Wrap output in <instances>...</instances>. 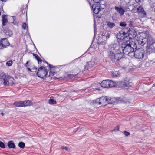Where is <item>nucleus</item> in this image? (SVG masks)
Listing matches in <instances>:
<instances>
[{"label":"nucleus","instance_id":"f257e3e1","mask_svg":"<svg viewBox=\"0 0 155 155\" xmlns=\"http://www.w3.org/2000/svg\"><path fill=\"white\" fill-rule=\"evenodd\" d=\"M137 42L139 45L143 46L147 42V52L149 54L155 53V42L150 44V42L153 40V38L149 34L148 31L144 32H141L138 35Z\"/></svg>","mask_w":155,"mask_h":155},{"label":"nucleus","instance_id":"f03ea898","mask_svg":"<svg viewBox=\"0 0 155 155\" xmlns=\"http://www.w3.org/2000/svg\"><path fill=\"white\" fill-rule=\"evenodd\" d=\"M130 42L128 41L123 42L121 45V51L122 50L123 54H133L134 56L136 58L135 52L136 49L133 48L131 47V45L130 44Z\"/></svg>","mask_w":155,"mask_h":155},{"label":"nucleus","instance_id":"7ed1b4c3","mask_svg":"<svg viewBox=\"0 0 155 155\" xmlns=\"http://www.w3.org/2000/svg\"><path fill=\"white\" fill-rule=\"evenodd\" d=\"M123 56V54L121 51H117L114 53L110 52L108 54V57L112 62L115 64L118 63L120 60Z\"/></svg>","mask_w":155,"mask_h":155},{"label":"nucleus","instance_id":"20e7f679","mask_svg":"<svg viewBox=\"0 0 155 155\" xmlns=\"http://www.w3.org/2000/svg\"><path fill=\"white\" fill-rule=\"evenodd\" d=\"M48 71L45 68V67L44 66L40 67L36 73L37 76L43 80L47 77Z\"/></svg>","mask_w":155,"mask_h":155},{"label":"nucleus","instance_id":"39448f33","mask_svg":"<svg viewBox=\"0 0 155 155\" xmlns=\"http://www.w3.org/2000/svg\"><path fill=\"white\" fill-rule=\"evenodd\" d=\"M128 31V30L126 28L122 29L117 34V38L121 40H123L126 38L128 39V35H129L127 34Z\"/></svg>","mask_w":155,"mask_h":155},{"label":"nucleus","instance_id":"423d86ee","mask_svg":"<svg viewBox=\"0 0 155 155\" xmlns=\"http://www.w3.org/2000/svg\"><path fill=\"white\" fill-rule=\"evenodd\" d=\"M109 51L108 54L110 53V52H112L113 53L117 52V51H121V48H120L119 46L117 43L112 44L109 46Z\"/></svg>","mask_w":155,"mask_h":155},{"label":"nucleus","instance_id":"0eeeda50","mask_svg":"<svg viewBox=\"0 0 155 155\" xmlns=\"http://www.w3.org/2000/svg\"><path fill=\"white\" fill-rule=\"evenodd\" d=\"M89 2V4L92 9L94 13L95 14H98L100 11V6L97 4H93L90 2V0H87Z\"/></svg>","mask_w":155,"mask_h":155},{"label":"nucleus","instance_id":"6e6552de","mask_svg":"<svg viewBox=\"0 0 155 155\" xmlns=\"http://www.w3.org/2000/svg\"><path fill=\"white\" fill-rule=\"evenodd\" d=\"M137 8L136 13L138 14V16L140 18H144L145 17L146 15V13L144 11L142 6L141 5H140Z\"/></svg>","mask_w":155,"mask_h":155},{"label":"nucleus","instance_id":"1a4fd4ad","mask_svg":"<svg viewBox=\"0 0 155 155\" xmlns=\"http://www.w3.org/2000/svg\"><path fill=\"white\" fill-rule=\"evenodd\" d=\"M144 49L142 48L137 49L136 48V58L141 59L144 57Z\"/></svg>","mask_w":155,"mask_h":155},{"label":"nucleus","instance_id":"9d476101","mask_svg":"<svg viewBox=\"0 0 155 155\" xmlns=\"http://www.w3.org/2000/svg\"><path fill=\"white\" fill-rule=\"evenodd\" d=\"M10 43L8 40L6 38H2L0 41V49H2L6 48L9 45Z\"/></svg>","mask_w":155,"mask_h":155},{"label":"nucleus","instance_id":"9b49d317","mask_svg":"<svg viewBox=\"0 0 155 155\" xmlns=\"http://www.w3.org/2000/svg\"><path fill=\"white\" fill-rule=\"evenodd\" d=\"M120 85L124 87H130L132 86L133 84L129 81L127 78L124 79L120 82Z\"/></svg>","mask_w":155,"mask_h":155},{"label":"nucleus","instance_id":"f8f14e48","mask_svg":"<svg viewBox=\"0 0 155 155\" xmlns=\"http://www.w3.org/2000/svg\"><path fill=\"white\" fill-rule=\"evenodd\" d=\"M128 30L127 34H128V39L130 40L133 38H134L136 37V35L135 33L136 31L135 29H133L132 28L130 29L129 27L126 28Z\"/></svg>","mask_w":155,"mask_h":155},{"label":"nucleus","instance_id":"ddd939ff","mask_svg":"<svg viewBox=\"0 0 155 155\" xmlns=\"http://www.w3.org/2000/svg\"><path fill=\"white\" fill-rule=\"evenodd\" d=\"M3 31L5 36L7 37V38L13 35L12 31L9 29L8 27L4 29Z\"/></svg>","mask_w":155,"mask_h":155},{"label":"nucleus","instance_id":"4468645a","mask_svg":"<svg viewBox=\"0 0 155 155\" xmlns=\"http://www.w3.org/2000/svg\"><path fill=\"white\" fill-rule=\"evenodd\" d=\"M109 80H103L101 83V85L103 88H109Z\"/></svg>","mask_w":155,"mask_h":155},{"label":"nucleus","instance_id":"2eb2a0df","mask_svg":"<svg viewBox=\"0 0 155 155\" xmlns=\"http://www.w3.org/2000/svg\"><path fill=\"white\" fill-rule=\"evenodd\" d=\"M115 9L120 14V16H122L124 15L125 11L121 7H119L117 6H115L114 7Z\"/></svg>","mask_w":155,"mask_h":155},{"label":"nucleus","instance_id":"dca6fc26","mask_svg":"<svg viewBox=\"0 0 155 155\" xmlns=\"http://www.w3.org/2000/svg\"><path fill=\"white\" fill-rule=\"evenodd\" d=\"M109 88L113 87H117V84L113 81L109 80Z\"/></svg>","mask_w":155,"mask_h":155},{"label":"nucleus","instance_id":"f3484780","mask_svg":"<svg viewBox=\"0 0 155 155\" xmlns=\"http://www.w3.org/2000/svg\"><path fill=\"white\" fill-rule=\"evenodd\" d=\"M13 105L15 107H23V102L22 101H15L13 103Z\"/></svg>","mask_w":155,"mask_h":155},{"label":"nucleus","instance_id":"a211bd4d","mask_svg":"<svg viewBox=\"0 0 155 155\" xmlns=\"http://www.w3.org/2000/svg\"><path fill=\"white\" fill-rule=\"evenodd\" d=\"M78 77V73L77 74L74 75L73 74H67L65 76V78L66 79L68 78H77Z\"/></svg>","mask_w":155,"mask_h":155},{"label":"nucleus","instance_id":"6ab92c4d","mask_svg":"<svg viewBox=\"0 0 155 155\" xmlns=\"http://www.w3.org/2000/svg\"><path fill=\"white\" fill-rule=\"evenodd\" d=\"M113 98H111L109 97H105V101L106 104H114L115 102H112L113 101Z\"/></svg>","mask_w":155,"mask_h":155},{"label":"nucleus","instance_id":"aec40b11","mask_svg":"<svg viewBox=\"0 0 155 155\" xmlns=\"http://www.w3.org/2000/svg\"><path fill=\"white\" fill-rule=\"evenodd\" d=\"M23 107L30 106L31 105V102L29 100L22 101Z\"/></svg>","mask_w":155,"mask_h":155},{"label":"nucleus","instance_id":"412c9836","mask_svg":"<svg viewBox=\"0 0 155 155\" xmlns=\"http://www.w3.org/2000/svg\"><path fill=\"white\" fill-rule=\"evenodd\" d=\"M91 103L94 105H100L101 103L100 102V100L99 98H97L95 100H92Z\"/></svg>","mask_w":155,"mask_h":155},{"label":"nucleus","instance_id":"4be33fe9","mask_svg":"<svg viewBox=\"0 0 155 155\" xmlns=\"http://www.w3.org/2000/svg\"><path fill=\"white\" fill-rule=\"evenodd\" d=\"M7 145L9 148H15V145L13 141H9Z\"/></svg>","mask_w":155,"mask_h":155},{"label":"nucleus","instance_id":"5701e85b","mask_svg":"<svg viewBox=\"0 0 155 155\" xmlns=\"http://www.w3.org/2000/svg\"><path fill=\"white\" fill-rule=\"evenodd\" d=\"M6 15H3L2 16V25L3 26H5L6 23H7L8 20L7 18H5Z\"/></svg>","mask_w":155,"mask_h":155},{"label":"nucleus","instance_id":"b1692460","mask_svg":"<svg viewBox=\"0 0 155 155\" xmlns=\"http://www.w3.org/2000/svg\"><path fill=\"white\" fill-rule=\"evenodd\" d=\"M32 54H33V55L35 57V59L37 60L38 64L40 62H41L42 61V60L37 54L34 53H32Z\"/></svg>","mask_w":155,"mask_h":155},{"label":"nucleus","instance_id":"393cba45","mask_svg":"<svg viewBox=\"0 0 155 155\" xmlns=\"http://www.w3.org/2000/svg\"><path fill=\"white\" fill-rule=\"evenodd\" d=\"M100 102L101 104H102L103 106L106 105L105 101V97H101L100 98Z\"/></svg>","mask_w":155,"mask_h":155},{"label":"nucleus","instance_id":"a878e982","mask_svg":"<svg viewBox=\"0 0 155 155\" xmlns=\"http://www.w3.org/2000/svg\"><path fill=\"white\" fill-rule=\"evenodd\" d=\"M95 64V62L94 61H91L89 62L87 65V69H89L92 67Z\"/></svg>","mask_w":155,"mask_h":155},{"label":"nucleus","instance_id":"bb28decb","mask_svg":"<svg viewBox=\"0 0 155 155\" xmlns=\"http://www.w3.org/2000/svg\"><path fill=\"white\" fill-rule=\"evenodd\" d=\"M107 24L108 27L111 28H113L114 26H115L114 23L109 21H107Z\"/></svg>","mask_w":155,"mask_h":155},{"label":"nucleus","instance_id":"cd10ccee","mask_svg":"<svg viewBox=\"0 0 155 155\" xmlns=\"http://www.w3.org/2000/svg\"><path fill=\"white\" fill-rule=\"evenodd\" d=\"M18 146L20 148H23L25 147V144L23 142H20L18 143Z\"/></svg>","mask_w":155,"mask_h":155},{"label":"nucleus","instance_id":"c85d7f7f","mask_svg":"<svg viewBox=\"0 0 155 155\" xmlns=\"http://www.w3.org/2000/svg\"><path fill=\"white\" fill-rule=\"evenodd\" d=\"M8 77H6L4 78L3 80H4V83L5 86L8 85L9 84V82L8 81L7 79Z\"/></svg>","mask_w":155,"mask_h":155},{"label":"nucleus","instance_id":"c756f323","mask_svg":"<svg viewBox=\"0 0 155 155\" xmlns=\"http://www.w3.org/2000/svg\"><path fill=\"white\" fill-rule=\"evenodd\" d=\"M6 77L7 76L5 75V74L4 72L0 73V79H3L4 78Z\"/></svg>","mask_w":155,"mask_h":155},{"label":"nucleus","instance_id":"7c9ffc66","mask_svg":"<svg viewBox=\"0 0 155 155\" xmlns=\"http://www.w3.org/2000/svg\"><path fill=\"white\" fill-rule=\"evenodd\" d=\"M49 103L51 104H56V101L54 99L50 98L49 100Z\"/></svg>","mask_w":155,"mask_h":155},{"label":"nucleus","instance_id":"2f4dec72","mask_svg":"<svg viewBox=\"0 0 155 155\" xmlns=\"http://www.w3.org/2000/svg\"><path fill=\"white\" fill-rule=\"evenodd\" d=\"M115 101H114V102H115H115H121L122 101H123V100H122V99L120 97H116L115 98Z\"/></svg>","mask_w":155,"mask_h":155},{"label":"nucleus","instance_id":"473e14b6","mask_svg":"<svg viewBox=\"0 0 155 155\" xmlns=\"http://www.w3.org/2000/svg\"><path fill=\"white\" fill-rule=\"evenodd\" d=\"M102 35L103 36L106 37V39H108L110 36V34L108 33H103Z\"/></svg>","mask_w":155,"mask_h":155},{"label":"nucleus","instance_id":"72a5a7b5","mask_svg":"<svg viewBox=\"0 0 155 155\" xmlns=\"http://www.w3.org/2000/svg\"><path fill=\"white\" fill-rule=\"evenodd\" d=\"M22 27L24 29H25L26 28H28V25L27 24L25 23H23L22 25Z\"/></svg>","mask_w":155,"mask_h":155},{"label":"nucleus","instance_id":"f704fd0d","mask_svg":"<svg viewBox=\"0 0 155 155\" xmlns=\"http://www.w3.org/2000/svg\"><path fill=\"white\" fill-rule=\"evenodd\" d=\"M0 147L2 148H5V146L4 143L2 141H0Z\"/></svg>","mask_w":155,"mask_h":155},{"label":"nucleus","instance_id":"c9c22d12","mask_svg":"<svg viewBox=\"0 0 155 155\" xmlns=\"http://www.w3.org/2000/svg\"><path fill=\"white\" fill-rule=\"evenodd\" d=\"M12 61H9L6 62V65L8 66H10L12 65Z\"/></svg>","mask_w":155,"mask_h":155},{"label":"nucleus","instance_id":"e433bc0d","mask_svg":"<svg viewBox=\"0 0 155 155\" xmlns=\"http://www.w3.org/2000/svg\"><path fill=\"white\" fill-rule=\"evenodd\" d=\"M15 16L13 17V19L14 21H13V22H12V23H13L15 25H17L18 24V22H17L15 20H16V19H15Z\"/></svg>","mask_w":155,"mask_h":155},{"label":"nucleus","instance_id":"4c0bfd02","mask_svg":"<svg viewBox=\"0 0 155 155\" xmlns=\"http://www.w3.org/2000/svg\"><path fill=\"white\" fill-rule=\"evenodd\" d=\"M127 25L124 22H121L120 24V26L121 27H124Z\"/></svg>","mask_w":155,"mask_h":155},{"label":"nucleus","instance_id":"58836bf2","mask_svg":"<svg viewBox=\"0 0 155 155\" xmlns=\"http://www.w3.org/2000/svg\"><path fill=\"white\" fill-rule=\"evenodd\" d=\"M123 133L126 136H127L128 135H130V132H127L126 131H124L123 132Z\"/></svg>","mask_w":155,"mask_h":155},{"label":"nucleus","instance_id":"ea45409f","mask_svg":"<svg viewBox=\"0 0 155 155\" xmlns=\"http://www.w3.org/2000/svg\"><path fill=\"white\" fill-rule=\"evenodd\" d=\"M119 125L117 126L113 130V131L117 132L119 131Z\"/></svg>","mask_w":155,"mask_h":155},{"label":"nucleus","instance_id":"a19ab883","mask_svg":"<svg viewBox=\"0 0 155 155\" xmlns=\"http://www.w3.org/2000/svg\"><path fill=\"white\" fill-rule=\"evenodd\" d=\"M110 73L111 74V75L112 76V77H114L117 76L116 73L114 72V71H111V72Z\"/></svg>","mask_w":155,"mask_h":155},{"label":"nucleus","instance_id":"79ce46f5","mask_svg":"<svg viewBox=\"0 0 155 155\" xmlns=\"http://www.w3.org/2000/svg\"><path fill=\"white\" fill-rule=\"evenodd\" d=\"M97 43L98 45H103L104 44V41H101L100 42L99 41H98L97 42Z\"/></svg>","mask_w":155,"mask_h":155},{"label":"nucleus","instance_id":"37998d69","mask_svg":"<svg viewBox=\"0 0 155 155\" xmlns=\"http://www.w3.org/2000/svg\"><path fill=\"white\" fill-rule=\"evenodd\" d=\"M49 73H50V74L51 75L53 76L54 75V74L55 72H52V71L51 69H50Z\"/></svg>","mask_w":155,"mask_h":155},{"label":"nucleus","instance_id":"c03bdc74","mask_svg":"<svg viewBox=\"0 0 155 155\" xmlns=\"http://www.w3.org/2000/svg\"><path fill=\"white\" fill-rule=\"evenodd\" d=\"M93 1L97 3H99L101 1V0H93Z\"/></svg>","mask_w":155,"mask_h":155},{"label":"nucleus","instance_id":"a18cd8bd","mask_svg":"<svg viewBox=\"0 0 155 155\" xmlns=\"http://www.w3.org/2000/svg\"><path fill=\"white\" fill-rule=\"evenodd\" d=\"M61 148L62 149H64V150H67L68 149V147H64L63 146H61Z\"/></svg>","mask_w":155,"mask_h":155},{"label":"nucleus","instance_id":"49530a36","mask_svg":"<svg viewBox=\"0 0 155 155\" xmlns=\"http://www.w3.org/2000/svg\"><path fill=\"white\" fill-rule=\"evenodd\" d=\"M123 69L125 71H126L127 70H128L129 69V68L127 67L126 66V67L123 66L122 67Z\"/></svg>","mask_w":155,"mask_h":155},{"label":"nucleus","instance_id":"de8ad7c7","mask_svg":"<svg viewBox=\"0 0 155 155\" xmlns=\"http://www.w3.org/2000/svg\"><path fill=\"white\" fill-rule=\"evenodd\" d=\"M47 65L49 67L50 69H51L52 68H53V66L52 65H51L49 63Z\"/></svg>","mask_w":155,"mask_h":155},{"label":"nucleus","instance_id":"09e8293b","mask_svg":"<svg viewBox=\"0 0 155 155\" xmlns=\"http://www.w3.org/2000/svg\"><path fill=\"white\" fill-rule=\"evenodd\" d=\"M32 71H33L34 72H35L37 71V68H36L35 66L34 67V68H32Z\"/></svg>","mask_w":155,"mask_h":155},{"label":"nucleus","instance_id":"8fccbe9b","mask_svg":"<svg viewBox=\"0 0 155 155\" xmlns=\"http://www.w3.org/2000/svg\"><path fill=\"white\" fill-rule=\"evenodd\" d=\"M141 0H136V3H138V4L140 5L141 3Z\"/></svg>","mask_w":155,"mask_h":155},{"label":"nucleus","instance_id":"3c124183","mask_svg":"<svg viewBox=\"0 0 155 155\" xmlns=\"http://www.w3.org/2000/svg\"><path fill=\"white\" fill-rule=\"evenodd\" d=\"M27 69L29 71H30L31 72H34V71H32L29 68H27Z\"/></svg>","mask_w":155,"mask_h":155},{"label":"nucleus","instance_id":"603ef678","mask_svg":"<svg viewBox=\"0 0 155 155\" xmlns=\"http://www.w3.org/2000/svg\"><path fill=\"white\" fill-rule=\"evenodd\" d=\"M28 61L25 64V66L26 67H28Z\"/></svg>","mask_w":155,"mask_h":155},{"label":"nucleus","instance_id":"864d4df0","mask_svg":"<svg viewBox=\"0 0 155 155\" xmlns=\"http://www.w3.org/2000/svg\"><path fill=\"white\" fill-rule=\"evenodd\" d=\"M95 89H96V90H99H99H101V89H100V87H97V88H95Z\"/></svg>","mask_w":155,"mask_h":155},{"label":"nucleus","instance_id":"5fc2aeb1","mask_svg":"<svg viewBox=\"0 0 155 155\" xmlns=\"http://www.w3.org/2000/svg\"><path fill=\"white\" fill-rule=\"evenodd\" d=\"M1 9H2L1 11H0L1 13L2 12H4V10H3V8L2 7H1Z\"/></svg>","mask_w":155,"mask_h":155},{"label":"nucleus","instance_id":"6e6d98bb","mask_svg":"<svg viewBox=\"0 0 155 155\" xmlns=\"http://www.w3.org/2000/svg\"><path fill=\"white\" fill-rule=\"evenodd\" d=\"M43 62L45 63H46L47 64H48V63L46 61H43Z\"/></svg>","mask_w":155,"mask_h":155},{"label":"nucleus","instance_id":"4d7b16f0","mask_svg":"<svg viewBox=\"0 0 155 155\" xmlns=\"http://www.w3.org/2000/svg\"><path fill=\"white\" fill-rule=\"evenodd\" d=\"M7 0H0V1H2V2H6Z\"/></svg>","mask_w":155,"mask_h":155},{"label":"nucleus","instance_id":"13d9d810","mask_svg":"<svg viewBox=\"0 0 155 155\" xmlns=\"http://www.w3.org/2000/svg\"><path fill=\"white\" fill-rule=\"evenodd\" d=\"M1 114L2 115V116H4V114L2 112L1 113Z\"/></svg>","mask_w":155,"mask_h":155},{"label":"nucleus","instance_id":"bf43d9fd","mask_svg":"<svg viewBox=\"0 0 155 155\" xmlns=\"http://www.w3.org/2000/svg\"><path fill=\"white\" fill-rule=\"evenodd\" d=\"M140 20V19H137V20H136V21H139Z\"/></svg>","mask_w":155,"mask_h":155},{"label":"nucleus","instance_id":"052dcab7","mask_svg":"<svg viewBox=\"0 0 155 155\" xmlns=\"http://www.w3.org/2000/svg\"><path fill=\"white\" fill-rule=\"evenodd\" d=\"M97 17L98 18H100L101 17V16H98Z\"/></svg>","mask_w":155,"mask_h":155},{"label":"nucleus","instance_id":"680f3d73","mask_svg":"<svg viewBox=\"0 0 155 155\" xmlns=\"http://www.w3.org/2000/svg\"><path fill=\"white\" fill-rule=\"evenodd\" d=\"M94 24V31H95V23Z\"/></svg>","mask_w":155,"mask_h":155},{"label":"nucleus","instance_id":"e2e57ef3","mask_svg":"<svg viewBox=\"0 0 155 155\" xmlns=\"http://www.w3.org/2000/svg\"><path fill=\"white\" fill-rule=\"evenodd\" d=\"M153 86L155 87V83L153 85Z\"/></svg>","mask_w":155,"mask_h":155},{"label":"nucleus","instance_id":"0e129e2a","mask_svg":"<svg viewBox=\"0 0 155 155\" xmlns=\"http://www.w3.org/2000/svg\"><path fill=\"white\" fill-rule=\"evenodd\" d=\"M51 75V74H49V75L48 76V77H50V75Z\"/></svg>","mask_w":155,"mask_h":155},{"label":"nucleus","instance_id":"69168bd1","mask_svg":"<svg viewBox=\"0 0 155 155\" xmlns=\"http://www.w3.org/2000/svg\"><path fill=\"white\" fill-rule=\"evenodd\" d=\"M130 25H131V23H130Z\"/></svg>","mask_w":155,"mask_h":155},{"label":"nucleus","instance_id":"338daca9","mask_svg":"<svg viewBox=\"0 0 155 155\" xmlns=\"http://www.w3.org/2000/svg\"><path fill=\"white\" fill-rule=\"evenodd\" d=\"M134 43L135 45H136V43Z\"/></svg>","mask_w":155,"mask_h":155},{"label":"nucleus","instance_id":"774afa93","mask_svg":"<svg viewBox=\"0 0 155 155\" xmlns=\"http://www.w3.org/2000/svg\"><path fill=\"white\" fill-rule=\"evenodd\" d=\"M136 1V0H135Z\"/></svg>","mask_w":155,"mask_h":155}]
</instances>
